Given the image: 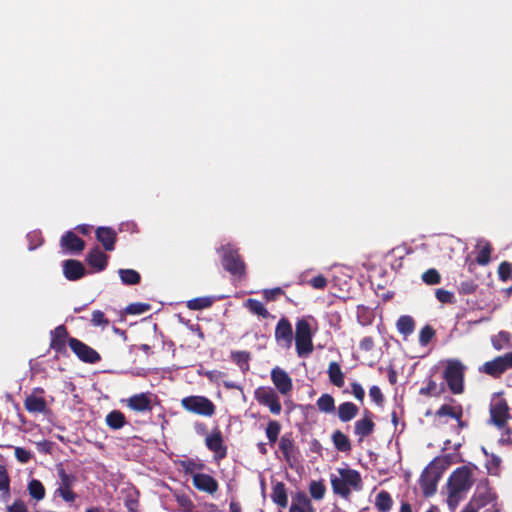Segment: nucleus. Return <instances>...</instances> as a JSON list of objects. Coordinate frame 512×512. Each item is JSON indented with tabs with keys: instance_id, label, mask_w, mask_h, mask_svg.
Segmentation results:
<instances>
[{
	"instance_id": "2f4dec72",
	"label": "nucleus",
	"mask_w": 512,
	"mask_h": 512,
	"mask_svg": "<svg viewBox=\"0 0 512 512\" xmlns=\"http://www.w3.org/2000/svg\"><path fill=\"white\" fill-rule=\"evenodd\" d=\"M105 422L112 430H119L126 424V417L120 410H113L106 415Z\"/></svg>"
},
{
	"instance_id": "f8f14e48",
	"label": "nucleus",
	"mask_w": 512,
	"mask_h": 512,
	"mask_svg": "<svg viewBox=\"0 0 512 512\" xmlns=\"http://www.w3.org/2000/svg\"><path fill=\"white\" fill-rule=\"evenodd\" d=\"M205 445L211 452L214 453V459L221 461L227 457V446L224 444V439L221 430L215 427L212 432L205 438Z\"/></svg>"
},
{
	"instance_id": "a19ab883",
	"label": "nucleus",
	"mask_w": 512,
	"mask_h": 512,
	"mask_svg": "<svg viewBox=\"0 0 512 512\" xmlns=\"http://www.w3.org/2000/svg\"><path fill=\"white\" fill-rule=\"evenodd\" d=\"M232 360L245 372L249 369L250 353L247 351H234L231 353Z\"/></svg>"
},
{
	"instance_id": "4c0bfd02",
	"label": "nucleus",
	"mask_w": 512,
	"mask_h": 512,
	"mask_svg": "<svg viewBox=\"0 0 512 512\" xmlns=\"http://www.w3.org/2000/svg\"><path fill=\"white\" fill-rule=\"evenodd\" d=\"M316 405L318 409L324 413H332L335 411V400L330 394L327 393L322 394L318 398Z\"/></svg>"
},
{
	"instance_id": "dca6fc26",
	"label": "nucleus",
	"mask_w": 512,
	"mask_h": 512,
	"mask_svg": "<svg viewBox=\"0 0 512 512\" xmlns=\"http://www.w3.org/2000/svg\"><path fill=\"white\" fill-rule=\"evenodd\" d=\"M279 449L283 454L284 460L292 467L293 463L298 461L299 449L295 445L292 433H285L279 441Z\"/></svg>"
},
{
	"instance_id": "bf43d9fd",
	"label": "nucleus",
	"mask_w": 512,
	"mask_h": 512,
	"mask_svg": "<svg viewBox=\"0 0 512 512\" xmlns=\"http://www.w3.org/2000/svg\"><path fill=\"white\" fill-rule=\"evenodd\" d=\"M27 239L29 240V250H34L36 249L37 247H39L42 242H43V239L40 235V233H37V232H31L27 235Z\"/></svg>"
},
{
	"instance_id": "6ab92c4d",
	"label": "nucleus",
	"mask_w": 512,
	"mask_h": 512,
	"mask_svg": "<svg viewBox=\"0 0 512 512\" xmlns=\"http://www.w3.org/2000/svg\"><path fill=\"white\" fill-rule=\"evenodd\" d=\"M271 380L276 389L282 395H287L293 388L291 377L284 369L280 367H275L272 369Z\"/></svg>"
},
{
	"instance_id": "69168bd1",
	"label": "nucleus",
	"mask_w": 512,
	"mask_h": 512,
	"mask_svg": "<svg viewBox=\"0 0 512 512\" xmlns=\"http://www.w3.org/2000/svg\"><path fill=\"white\" fill-rule=\"evenodd\" d=\"M125 506L129 510V512H137L138 510V501L135 499H127L125 501Z\"/></svg>"
},
{
	"instance_id": "774afa93",
	"label": "nucleus",
	"mask_w": 512,
	"mask_h": 512,
	"mask_svg": "<svg viewBox=\"0 0 512 512\" xmlns=\"http://www.w3.org/2000/svg\"><path fill=\"white\" fill-rule=\"evenodd\" d=\"M461 512H478V507L472 502H469Z\"/></svg>"
},
{
	"instance_id": "58836bf2",
	"label": "nucleus",
	"mask_w": 512,
	"mask_h": 512,
	"mask_svg": "<svg viewBox=\"0 0 512 512\" xmlns=\"http://www.w3.org/2000/svg\"><path fill=\"white\" fill-rule=\"evenodd\" d=\"M28 491L30 496L37 501H40L45 497V487L38 479H32L28 483Z\"/></svg>"
},
{
	"instance_id": "b1692460",
	"label": "nucleus",
	"mask_w": 512,
	"mask_h": 512,
	"mask_svg": "<svg viewBox=\"0 0 512 512\" xmlns=\"http://www.w3.org/2000/svg\"><path fill=\"white\" fill-rule=\"evenodd\" d=\"M374 429L375 423L372 419V413L369 410H365L363 418L357 420L354 424V433L359 436L360 440H363L371 435Z\"/></svg>"
},
{
	"instance_id": "393cba45",
	"label": "nucleus",
	"mask_w": 512,
	"mask_h": 512,
	"mask_svg": "<svg viewBox=\"0 0 512 512\" xmlns=\"http://www.w3.org/2000/svg\"><path fill=\"white\" fill-rule=\"evenodd\" d=\"M96 239L106 251H113L117 240V233L111 227H98L96 229Z\"/></svg>"
},
{
	"instance_id": "c03bdc74",
	"label": "nucleus",
	"mask_w": 512,
	"mask_h": 512,
	"mask_svg": "<svg viewBox=\"0 0 512 512\" xmlns=\"http://www.w3.org/2000/svg\"><path fill=\"white\" fill-rule=\"evenodd\" d=\"M421 279L426 285H437L441 283L442 277L437 269L430 268L421 275Z\"/></svg>"
},
{
	"instance_id": "c756f323",
	"label": "nucleus",
	"mask_w": 512,
	"mask_h": 512,
	"mask_svg": "<svg viewBox=\"0 0 512 512\" xmlns=\"http://www.w3.org/2000/svg\"><path fill=\"white\" fill-rule=\"evenodd\" d=\"M396 328L403 338L407 339L415 330V320L410 315H402L396 322Z\"/></svg>"
},
{
	"instance_id": "864d4df0",
	"label": "nucleus",
	"mask_w": 512,
	"mask_h": 512,
	"mask_svg": "<svg viewBox=\"0 0 512 512\" xmlns=\"http://www.w3.org/2000/svg\"><path fill=\"white\" fill-rule=\"evenodd\" d=\"M176 502L186 512H191L194 508V504L189 496L186 494H176Z\"/></svg>"
},
{
	"instance_id": "e2e57ef3",
	"label": "nucleus",
	"mask_w": 512,
	"mask_h": 512,
	"mask_svg": "<svg viewBox=\"0 0 512 512\" xmlns=\"http://www.w3.org/2000/svg\"><path fill=\"white\" fill-rule=\"evenodd\" d=\"M8 512H29L26 504L22 500H16L7 507Z\"/></svg>"
},
{
	"instance_id": "7ed1b4c3",
	"label": "nucleus",
	"mask_w": 512,
	"mask_h": 512,
	"mask_svg": "<svg viewBox=\"0 0 512 512\" xmlns=\"http://www.w3.org/2000/svg\"><path fill=\"white\" fill-rule=\"evenodd\" d=\"M465 365L458 359H448L443 371V378L452 394L464 392Z\"/></svg>"
},
{
	"instance_id": "8fccbe9b",
	"label": "nucleus",
	"mask_w": 512,
	"mask_h": 512,
	"mask_svg": "<svg viewBox=\"0 0 512 512\" xmlns=\"http://www.w3.org/2000/svg\"><path fill=\"white\" fill-rule=\"evenodd\" d=\"M435 336V330L430 325H425L419 333V343L421 346H426Z\"/></svg>"
},
{
	"instance_id": "4468645a",
	"label": "nucleus",
	"mask_w": 512,
	"mask_h": 512,
	"mask_svg": "<svg viewBox=\"0 0 512 512\" xmlns=\"http://www.w3.org/2000/svg\"><path fill=\"white\" fill-rule=\"evenodd\" d=\"M275 340L279 346L285 349H289L292 346L293 329L286 317H282L275 327Z\"/></svg>"
},
{
	"instance_id": "4d7b16f0",
	"label": "nucleus",
	"mask_w": 512,
	"mask_h": 512,
	"mask_svg": "<svg viewBox=\"0 0 512 512\" xmlns=\"http://www.w3.org/2000/svg\"><path fill=\"white\" fill-rule=\"evenodd\" d=\"M369 396L372 399V401H374L379 406H381L384 402V396L382 394V391L376 385L370 387Z\"/></svg>"
},
{
	"instance_id": "4be33fe9",
	"label": "nucleus",
	"mask_w": 512,
	"mask_h": 512,
	"mask_svg": "<svg viewBox=\"0 0 512 512\" xmlns=\"http://www.w3.org/2000/svg\"><path fill=\"white\" fill-rule=\"evenodd\" d=\"M63 274L69 281H77L86 275V269L82 262L68 259L63 262Z\"/></svg>"
},
{
	"instance_id": "473e14b6",
	"label": "nucleus",
	"mask_w": 512,
	"mask_h": 512,
	"mask_svg": "<svg viewBox=\"0 0 512 512\" xmlns=\"http://www.w3.org/2000/svg\"><path fill=\"white\" fill-rule=\"evenodd\" d=\"M393 506V499L386 490L380 491L375 497V507L379 512H388Z\"/></svg>"
},
{
	"instance_id": "39448f33",
	"label": "nucleus",
	"mask_w": 512,
	"mask_h": 512,
	"mask_svg": "<svg viewBox=\"0 0 512 512\" xmlns=\"http://www.w3.org/2000/svg\"><path fill=\"white\" fill-rule=\"evenodd\" d=\"M313 333L307 319L301 318L295 325V347L299 357L309 356L314 349Z\"/></svg>"
},
{
	"instance_id": "c9c22d12",
	"label": "nucleus",
	"mask_w": 512,
	"mask_h": 512,
	"mask_svg": "<svg viewBox=\"0 0 512 512\" xmlns=\"http://www.w3.org/2000/svg\"><path fill=\"white\" fill-rule=\"evenodd\" d=\"M118 273L122 283L125 285H136L141 281L140 274L134 269H120Z\"/></svg>"
},
{
	"instance_id": "6e6552de",
	"label": "nucleus",
	"mask_w": 512,
	"mask_h": 512,
	"mask_svg": "<svg viewBox=\"0 0 512 512\" xmlns=\"http://www.w3.org/2000/svg\"><path fill=\"white\" fill-rule=\"evenodd\" d=\"M57 475L60 481L55 490V495L61 497L67 503L74 502L77 494L72 490V487L77 482V477L74 474L67 473L62 466L57 468Z\"/></svg>"
},
{
	"instance_id": "f257e3e1",
	"label": "nucleus",
	"mask_w": 512,
	"mask_h": 512,
	"mask_svg": "<svg viewBox=\"0 0 512 512\" xmlns=\"http://www.w3.org/2000/svg\"><path fill=\"white\" fill-rule=\"evenodd\" d=\"M338 475H330L332 491L335 495L349 500L352 491H361L363 481L359 471L352 468H338Z\"/></svg>"
},
{
	"instance_id": "cd10ccee",
	"label": "nucleus",
	"mask_w": 512,
	"mask_h": 512,
	"mask_svg": "<svg viewBox=\"0 0 512 512\" xmlns=\"http://www.w3.org/2000/svg\"><path fill=\"white\" fill-rule=\"evenodd\" d=\"M439 475H431L426 469L420 478V485L425 496H431L436 492Z\"/></svg>"
},
{
	"instance_id": "ddd939ff",
	"label": "nucleus",
	"mask_w": 512,
	"mask_h": 512,
	"mask_svg": "<svg viewBox=\"0 0 512 512\" xmlns=\"http://www.w3.org/2000/svg\"><path fill=\"white\" fill-rule=\"evenodd\" d=\"M124 402L130 410L135 412L145 413L153 410L152 393L150 392L133 394Z\"/></svg>"
},
{
	"instance_id": "72a5a7b5",
	"label": "nucleus",
	"mask_w": 512,
	"mask_h": 512,
	"mask_svg": "<svg viewBox=\"0 0 512 512\" xmlns=\"http://www.w3.org/2000/svg\"><path fill=\"white\" fill-rule=\"evenodd\" d=\"M435 415L440 418L448 416L455 419L463 416V408L460 404L455 406L443 404L436 410Z\"/></svg>"
},
{
	"instance_id": "3c124183",
	"label": "nucleus",
	"mask_w": 512,
	"mask_h": 512,
	"mask_svg": "<svg viewBox=\"0 0 512 512\" xmlns=\"http://www.w3.org/2000/svg\"><path fill=\"white\" fill-rule=\"evenodd\" d=\"M151 305L148 303H131L125 308V312L130 315H140L149 311Z\"/></svg>"
},
{
	"instance_id": "052dcab7",
	"label": "nucleus",
	"mask_w": 512,
	"mask_h": 512,
	"mask_svg": "<svg viewBox=\"0 0 512 512\" xmlns=\"http://www.w3.org/2000/svg\"><path fill=\"white\" fill-rule=\"evenodd\" d=\"M15 457L16 459L21 462V463H27L30 461L31 457H32V454L30 451L22 448V447H17L15 449Z\"/></svg>"
},
{
	"instance_id": "a18cd8bd",
	"label": "nucleus",
	"mask_w": 512,
	"mask_h": 512,
	"mask_svg": "<svg viewBox=\"0 0 512 512\" xmlns=\"http://www.w3.org/2000/svg\"><path fill=\"white\" fill-rule=\"evenodd\" d=\"M479 285L472 279L461 281L457 286V292L460 295H471L476 292Z\"/></svg>"
},
{
	"instance_id": "a211bd4d",
	"label": "nucleus",
	"mask_w": 512,
	"mask_h": 512,
	"mask_svg": "<svg viewBox=\"0 0 512 512\" xmlns=\"http://www.w3.org/2000/svg\"><path fill=\"white\" fill-rule=\"evenodd\" d=\"M192 484L198 491L205 492L210 495H214L219 489L218 481L206 473L193 474Z\"/></svg>"
},
{
	"instance_id": "5701e85b",
	"label": "nucleus",
	"mask_w": 512,
	"mask_h": 512,
	"mask_svg": "<svg viewBox=\"0 0 512 512\" xmlns=\"http://www.w3.org/2000/svg\"><path fill=\"white\" fill-rule=\"evenodd\" d=\"M108 260L109 256L105 254L98 246L92 248L86 256L87 264L97 272L106 269Z\"/></svg>"
},
{
	"instance_id": "c85d7f7f",
	"label": "nucleus",
	"mask_w": 512,
	"mask_h": 512,
	"mask_svg": "<svg viewBox=\"0 0 512 512\" xmlns=\"http://www.w3.org/2000/svg\"><path fill=\"white\" fill-rule=\"evenodd\" d=\"M359 412V408L353 402H343L338 406V418L341 422H349L354 419Z\"/></svg>"
},
{
	"instance_id": "f03ea898",
	"label": "nucleus",
	"mask_w": 512,
	"mask_h": 512,
	"mask_svg": "<svg viewBox=\"0 0 512 512\" xmlns=\"http://www.w3.org/2000/svg\"><path fill=\"white\" fill-rule=\"evenodd\" d=\"M503 395V391L492 394L489 404V423L503 431V435L510 437L512 434V429L508 426V420L511 418L510 408Z\"/></svg>"
},
{
	"instance_id": "aec40b11",
	"label": "nucleus",
	"mask_w": 512,
	"mask_h": 512,
	"mask_svg": "<svg viewBox=\"0 0 512 512\" xmlns=\"http://www.w3.org/2000/svg\"><path fill=\"white\" fill-rule=\"evenodd\" d=\"M289 512H316L311 498L302 490L292 494V502Z\"/></svg>"
},
{
	"instance_id": "9b49d317",
	"label": "nucleus",
	"mask_w": 512,
	"mask_h": 512,
	"mask_svg": "<svg viewBox=\"0 0 512 512\" xmlns=\"http://www.w3.org/2000/svg\"><path fill=\"white\" fill-rule=\"evenodd\" d=\"M69 347L72 352L81 360L82 362L95 364L101 360L100 354L88 346L84 342L80 341L77 338L68 339Z\"/></svg>"
},
{
	"instance_id": "49530a36",
	"label": "nucleus",
	"mask_w": 512,
	"mask_h": 512,
	"mask_svg": "<svg viewBox=\"0 0 512 512\" xmlns=\"http://www.w3.org/2000/svg\"><path fill=\"white\" fill-rule=\"evenodd\" d=\"M498 278L502 282H507L512 277V264L508 261H502L497 269Z\"/></svg>"
},
{
	"instance_id": "338daca9",
	"label": "nucleus",
	"mask_w": 512,
	"mask_h": 512,
	"mask_svg": "<svg viewBox=\"0 0 512 512\" xmlns=\"http://www.w3.org/2000/svg\"><path fill=\"white\" fill-rule=\"evenodd\" d=\"M75 229L82 235H88L92 230V226L88 224H81L76 226Z\"/></svg>"
},
{
	"instance_id": "0eeeda50",
	"label": "nucleus",
	"mask_w": 512,
	"mask_h": 512,
	"mask_svg": "<svg viewBox=\"0 0 512 512\" xmlns=\"http://www.w3.org/2000/svg\"><path fill=\"white\" fill-rule=\"evenodd\" d=\"M471 471L466 466L457 468L450 475L447 488L449 497H456L459 493L467 491L472 486Z\"/></svg>"
},
{
	"instance_id": "bb28decb",
	"label": "nucleus",
	"mask_w": 512,
	"mask_h": 512,
	"mask_svg": "<svg viewBox=\"0 0 512 512\" xmlns=\"http://www.w3.org/2000/svg\"><path fill=\"white\" fill-rule=\"evenodd\" d=\"M327 374L332 385L341 388L345 383V375L338 362L332 361L328 365Z\"/></svg>"
},
{
	"instance_id": "0e129e2a",
	"label": "nucleus",
	"mask_w": 512,
	"mask_h": 512,
	"mask_svg": "<svg viewBox=\"0 0 512 512\" xmlns=\"http://www.w3.org/2000/svg\"><path fill=\"white\" fill-rule=\"evenodd\" d=\"M374 347V340L372 337L370 336H366L364 338L361 339L360 343H359V348L362 350V351H371Z\"/></svg>"
},
{
	"instance_id": "f3484780",
	"label": "nucleus",
	"mask_w": 512,
	"mask_h": 512,
	"mask_svg": "<svg viewBox=\"0 0 512 512\" xmlns=\"http://www.w3.org/2000/svg\"><path fill=\"white\" fill-rule=\"evenodd\" d=\"M50 348L58 354H66V344L68 343L69 333L65 325H59L50 332Z\"/></svg>"
},
{
	"instance_id": "9d476101",
	"label": "nucleus",
	"mask_w": 512,
	"mask_h": 512,
	"mask_svg": "<svg viewBox=\"0 0 512 512\" xmlns=\"http://www.w3.org/2000/svg\"><path fill=\"white\" fill-rule=\"evenodd\" d=\"M255 399L260 405L269 408L270 412L274 415H279L282 411V406L279 396L271 387L261 386L255 392Z\"/></svg>"
},
{
	"instance_id": "20e7f679",
	"label": "nucleus",
	"mask_w": 512,
	"mask_h": 512,
	"mask_svg": "<svg viewBox=\"0 0 512 512\" xmlns=\"http://www.w3.org/2000/svg\"><path fill=\"white\" fill-rule=\"evenodd\" d=\"M221 254L223 268L233 276L243 277L246 273V264L238 250L231 244L222 245L218 249Z\"/></svg>"
},
{
	"instance_id": "37998d69",
	"label": "nucleus",
	"mask_w": 512,
	"mask_h": 512,
	"mask_svg": "<svg viewBox=\"0 0 512 512\" xmlns=\"http://www.w3.org/2000/svg\"><path fill=\"white\" fill-rule=\"evenodd\" d=\"M213 299L211 297H197L187 302V307L191 310H202L211 307Z\"/></svg>"
},
{
	"instance_id": "13d9d810",
	"label": "nucleus",
	"mask_w": 512,
	"mask_h": 512,
	"mask_svg": "<svg viewBox=\"0 0 512 512\" xmlns=\"http://www.w3.org/2000/svg\"><path fill=\"white\" fill-rule=\"evenodd\" d=\"M351 393L359 402H363L365 398V391L362 385L358 382L351 383Z\"/></svg>"
},
{
	"instance_id": "423d86ee",
	"label": "nucleus",
	"mask_w": 512,
	"mask_h": 512,
	"mask_svg": "<svg viewBox=\"0 0 512 512\" xmlns=\"http://www.w3.org/2000/svg\"><path fill=\"white\" fill-rule=\"evenodd\" d=\"M181 406L190 413L204 417H212L216 412L215 404L209 398L200 395L182 398Z\"/></svg>"
},
{
	"instance_id": "6e6d98bb",
	"label": "nucleus",
	"mask_w": 512,
	"mask_h": 512,
	"mask_svg": "<svg viewBox=\"0 0 512 512\" xmlns=\"http://www.w3.org/2000/svg\"><path fill=\"white\" fill-rule=\"evenodd\" d=\"M436 388H437L436 382L432 378H429L426 386L422 387L420 389L419 394L423 395V396H428V397L429 396H439L441 391L436 392Z\"/></svg>"
},
{
	"instance_id": "79ce46f5",
	"label": "nucleus",
	"mask_w": 512,
	"mask_h": 512,
	"mask_svg": "<svg viewBox=\"0 0 512 512\" xmlns=\"http://www.w3.org/2000/svg\"><path fill=\"white\" fill-rule=\"evenodd\" d=\"M0 491L4 499L10 496V477L5 465L0 464Z\"/></svg>"
},
{
	"instance_id": "de8ad7c7",
	"label": "nucleus",
	"mask_w": 512,
	"mask_h": 512,
	"mask_svg": "<svg viewBox=\"0 0 512 512\" xmlns=\"http://www.w3.org/2000/svg\"><path fill=\"white\" fill-rule=\"evenodd\" d=\"M492 247L490 243H486L478 252L476 257L477 264L481 266L487 265L491 260Z\"/></svg>"
},
{
	"instance_id": "ea45409f",
	"label": "nucleus",
	"mask_w": 512,
	"mask_h": 512,
	"mask_svg": "<svg viewBox=\"0 0 512 512\" xmlns=\"http://www.w3.org/2000/svg\"><path fill=\"white\" fill-rule=\"evenodd\" d=\"M309 493L312 499L317 501L322 500L326 493V486L323 480L311 481L309 484Z\"/></svg>"
},
{
	"instance_id": "09e8293b",
	"label": "nucleus",
	"mask_w": 512,
	"mask_h": 512,
	"mask_svg": "<svg viewBox=\"0 0 512 512\" xmlns=\"http://www.w3.org/2000/svg\"><path fill=\"white\" fill-rule=\"evenodd\" d=\"M435 297L442 304H454L456 302L454 294L443 288H439L435 291Z\"/></svg>"
},
{
	"instance_id": "e433bc0d",
	"label": "nucleus",
	"mask_w": 512,
	"mask_h": 512,
	"mask_svg": "<svg viewBox=\"0 0 512 512\" xmlns=\"http://www.w3.org/2000/svg\"><path fill=\"white\" fill-rule=\"evenodd\" d=\"M280 432L281 424L277 420H269L265 429V434L271 446L277 442Z\"/></svg>"
},
{
	"instance_id": "f704fd0d",
	"label": "nucleus",
	"mask_w": 512,
	"mask_h": 512,
	"mask_svg": "<svg viewBox=\"0 0 512 512\" xmlns=\"http://www.w3.org/2000/svg\"><path fill=\"white\" fill-rule=\"evenodd\" d=\"M245 306L251 313L258 315L262 318H269L271 316L269 311L259 300L249 298L246 301Z\"/></svg>"
},
{
	"instance_id": "603ef678",
	"label": "nucleus",
	"mask_w": 512,
	"mask_h": 512,
	"mask_svg": "<svg viewBox=\"0 0 512 512\" xmlns=\"http://www.w3.org/2000/svg\"><path fill=\"white\" fill-rule=\"evenodd\" d=\"M306 283L314 289L323 290L327 287L328 280L324 275L318 274L308 280Z\"/></svg>"
},
{
	"instance_id": "2eb2a0df",
	"label": "nucleus",
	"mask_w": 512,
	"mask_h": 512,
	"mask_svg": "<svg viewBox=\"0 0 512 512\" xmlns=\"http://www.w3.org/2000/svg\"><path fill=\"white\" fill-rule=\"evenodd\" d=\"M44 389L36 387L32 393L24 400V407L29 413H45L47 411V403L43 397Z\"/></svg>"
},
{
	"instance_id": "680f3d73",
	"label": "nucleus",
	"mask_w": 512,
	"mask_h": 512,
	"mask_svg": "<svg viewBox=\"0 0 512 512\" xmlns=\"http://www.w3.org/2000/svg\"><path fill=\"white\" fill-rule=\"evenodd\" d=\"M284 290L281 287H275L264 291V296L267 301H274L278 296L283 295Z\"/></svg>"
},
{
	"instance_id": "412c9836",
	"label": "nucleus",
	"mask_w": 512,
	"mask_h": 512,
	"mask_svg": "<svg viewBox=\"0 0 512 512\" xmlns=\"http://www.w3.org/2000/svg\"><path fill=\"white\" fill-rule=\"evenodd\" d=\"M60 246L69 253H80L85 248V242L73 231H67L60 239Z\"/></svg>"
},
{
	"instance_id": "1a4fd4ad",
	"label": "nucleus",
	"mask_w": 512,
	"mask_h": 512,
	"mask_svg": "<svg viewBox=\"0 0 512 512\" xmlns=\"http://www.w3.org/2000/svg\"><path fill=\"white\" fill-rule=\"evenodd\" d=\"M511 352L504 355L497 356L491 361L485 362L479 371L493 378H500L508 369L512 368L511 365Z\"/></svg>"
},
{
	"instance_id": "a878e982",
	"label": "nucleus",
	"mask_w": 512,
	"mask_h": 512,
	"mask_svg": "<svg viewBox=\"0 0 512 512\" xmlns=\"http://www.w3.org/2000/svg\"><path fill=\"white\" fill-rule=\"evenodd\" d=\"M272 502L279 508L284 509L288 506V493L286 485L283 482H276L272 485L270 494Z\"/></svg>"
},
{
	"instance_id": "5fc2aeb1",
	"label": "nucleus",
	"mask_w": 512,
	"mask_h": 512,
	"mask_svg": "<svg viewBox=\"0 0 512 512\" xmlns=\"http://www.w3.org/2000/svg\"><path fill=\"white\" fill-rule=\"evenodd\" d=\"M91 323L93 326L106 327L109 325V320L102 311L94 310L92 312Z\"/></svg>"
},
{
	"instance_id": "7c9ffc66",
	"label": "nucleus",
	"mask_w": 512,
	"mask_h": 512,
	"mask_svg": "<svg viewBox=\"0 0 512 512\" xmlns=\"http://www.w3.org/2000/svg\"><path fill=\"white\" fill-rule=\"evenodd\" d=\"M331 440L335 449L339 452L348 453L352 449L349 438L340 430H336L332 433Z\"/></svg>"
}]
</instances>
